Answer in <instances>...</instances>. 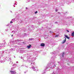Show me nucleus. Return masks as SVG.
<instances>
[{"instance_id": "nucleus-1", "label": "nucleus", "mask_w": 74, "mask_h": 74, "mask_svg": "<svg viewBox=\"0 0 74 74\" xmlns=\"http://www.w3.org/2000/svg\"><path fill=\"white\" fill-rule=\"evenodd\" d=\"M10 72H11V74H16V72L14 71H10Z\"/></svg>"}, {"instance_id": "nucleus-2", "label": "nucleus", "mask_w": 74, "mask_h": 74, "mask_svg": "<svg viewBox=\"0 0 74 74\" xmlns=\"http://www.w3.org/2000/svg\"><path fill=\"white\" fill-rule=\"evenodd\" d=\"M64 38V40H63V42L62 43V44H64V43H65V42L66 41V38Z\"/></svg>"}, {"instance_id": "nucleus-3", "label": "nucleus", "mask_w": 74, "mask_h": 74, "mask_svg": "<svg viewBox=\"0 0 74 74\" xmlns=\"http://www.w3.org/2000/svg\"><path fill=\"white\" fill-rule=\"evenodd\" d=\"M40 46H42V47H44V46H45V44L43 43H42L40 44Z\"/></svg>"}, {"instance_id": "nucleus-4", "label": "nucleus", "mask_w": 74, "mask_h": 74, "mask_svg": "<svg viewBox=\"0 0 74 74\" xmlns=\"http://www.w3.org/2000/svg\"><path fill=\"white\" fill-rule=\"evenodd\" d=\"M31 46H32V45H30L29 46H27V47L28 48V49H29V48H30V47H31Z\"/></svg>"}, {"instance_id": "nucleus-5", "label": "nucleus", "mask_w": 74, "mask_h": 74, "mask_svg": "<svg viewBox=\"0 0 74 74\" xmlns=\"http://www.w3.org/2000/svg\"><path fill=\"white\" fill-rule=\"evenodd\" d=\"M65 37H66V38H67L68 39H70V38H69L68 36H67V35H65Z\"/></svg>"}, {"instance_id": "nucleus-6", "label": "nucleus", "mask_w": 74, "mask_h": 74, "mask_svg": "<svg viewBox=\"0 0 74 74\" xmlns=\"http://www.w3.org/2000/svg\"><path fill=\"white\" fill-rule=\"evenodd\" d=\"M72 36H73V37L74 36V32H73L71 34Z\"/></svg>"}, {"instance_id": "nucleus-7", "label": "nucleus", "mask_w": 74, "mask_h": 74, "mask_svg": "<svg viewBox=\"0 0 74 74\" xmlns=\"http://www.w3.org/2000/svg\"><path fill=\"white\" fill-rule=\"evenodd\" d=\"M65 55V54H64V52H63V54H62V57H63V56L64 55Z\"/></svg>"}, {"instance_id": "nucleus-8", "label": "nucleus", "mask_w": 74, "mask_h": 74, "mask_svg": "<svg viewBox=\"0 0 74 74\" xmlns=\"http://www.w3.org/2000/svg\"><path fill=\"white\" fill-rule=\"evenodd\" d=\"M59 36V35H57L55 36V37H58Z\"/></svg>"}, {"instance_id": "nucleus-9", "label": "nucleus", "mask_w": 74, "mask_h": 74, "mask_svg": "<svg viewBox=\"0 0 74 74\" xmlns=\"http://www.w3.org/2000/svg\"><path fill=\"white\" fill-rule=\"evenodd\" d=\"M38 12H37V11H36V12H35V14H37V13Z\"/></svg>"}, {"instance_id": "nucleus-10", "label": "nucleus", "mask_w": 74, "mask_h": 74, "mask_svg": "<svg viewBox=\"0 0 74 74\" xmlns=\"http://www.w3.org/2000/svg\"><path fill=\"white\" fill-rule=\"evenodd\" d=\"M29 41H30V40H32V38H29Z\"/></svg>"}, {"instance_id": "nucleus-11", "label": "nucleus", "mask_w": 74, "mask_h": 74, "mask_svg": "<svg viewBox=\"0 0 74 74\" xmlns=\"http://www.w3.org/2000/svg\"><path fill=\"white\" fill-rule=\"evenodd\" d=\"M66 31H67V32H69V30H66Z\"/></svg>"}, {"instance_id": "nucleus-12", "label": "nucleus", "mask_w": 74, "mask_h": 74, "mask_svg": "<svg viewBox=\"0 0 74 74\" xmlns=\"http://www.w3.org/2000/svg\"><path fill=\"white\" fill-rule=\"evenodd\" d=\"M10 23H13V22H12V21H10Z\"/></svg>"}, {"instance_id": "nucleus-13", "label": "nucleus", "mask_w": 74, "mask_h": 74, "mask_svg": "<svg viewBox=\"0 0 74 74\" xmlns=\"http://www.w3.org/2000/svg\"><path fill=\"white\" fill-rule=\"evenodd\" d=\"M16 41H18H18H19V40H16Z\"/></svg>"}, {"instance_id": "nucleus-14", "label": "nucleus", "mask_w": 74, "mask_h": 74, "mask_svg": "<svg viewBox=\"0 0 74 74\" xmlns=\"http://www.w3.org/2000/svg\"><path fill=\"white\" fill-rule=\"evenodd\" d=\"M26 10L27 9V8L26 7Z\"/></svg>"}, {"instance_id": "nucleus-15", "label": "nucleus", "mask_w": 74, "mask_h": 74, "mask_svg": "<svg viewBox=\"0 0 74 74\" xmlns=\"http://www.w3.org/2000/svg\"><path fill=\"white\" fill-rule=\"evenodd\" d=\"M57 10H56V11L57 12Z\"/></svg>"}, {"instance_id": "nucleus-16", "label": "nucleus", "mask_w": 74, "mask_h": 74, "mask_svg": "<svg viewBox=\"0 0 74 74\" xmlns=\"http://www.w3.org/2000/svg\"><path fill=\"white\" fill-rule=\"evenodd\" d=\"M13 36V35H12V36Z\"/></svg>"}]
</instances>
